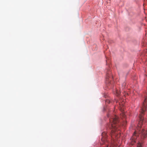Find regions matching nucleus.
Instances as JSON below:
<instances>
[{"mask_svg": "<svg viewBox=\"0 0 147 147\" xmlns=\"http://www.w3.org/2000/svg\"><path fill=\"white\" fill-rule=\"evenodd\" d=\"M108 117L109 118L110 123L108 125V128L111 129V143L110 146L107 145L106 143H107L106 139L107 136V133L104 132L102 134L101 141L102 144H105V147H117V144L114 141V138L117 139L120 136L119 129H117L118 124L119 122L118 117L116 115H112L111 114H108L107 115Z\"/></svg>", "mask_w": 147, "mask_h": 147, "instance_id": "obj_1", "label": "nucleus"}, {"mask_svg": "<svg viewBox=\"0 0 147 147\" xmlns=\"http://www.w3.org/2000/svg\"><path fill=\"white\" fill-rule=\"evenodd\" d=\"M147 106V99L145 98L143 104L142 108L141 109V113L140 114L139 118L140 121L138 125V127L137 130L136 131L131 138L132 142L133 143H135L136 140L137 138L136 134L138 132L139 134H141V135L142 138H147V130L145 129L141 128V125H142L143 121V116L144 113L145 112ZM137 135H138L137 134Z\"/></svg>", "mask_w": 147, "mask_h": 147, "instance_id": "obj_2", "label": "nucleus"}, {"mask_svg": "<svg viewBox=\"0 0 147 147\" xmlns=\"http://www.w3.org/2000/svg\"><path fill=\"white\" fill-rule=\"evenodd\" d=\"M121 100H120L119 102H118L119 103V105H120V107L121 108V111H123L124 109V107H123V103H124V101H123V102L122 103H120V102H121Z\"/></svg>", "mask_w": 147, "mask_h": 147, "instance_id": "obj_3", "label": "nucleus"}, {"mask_svg": "<svg viewBox=\"0 0 147 147\" xmlns=\"http://www.w3.org/2000/svg\"><path fill=\"white\" fill-rule=\"evenodd\" d=\"M115 92L117 96H118L119 95V92L117 90H115Z\"/></svg>", "mask_w": 147, "mask_h": 147, "instance_id": "obj_4", "label": "nucleus"}, {"mask_svg": "<svg viewBox=\"0 0 147 147\" xmlns=\"http://www.w3.org/2000/svg\"><path fill=\"white\" fill-rule=\"evenodd\" d=\"M137 147H142L141 144L140 143H138L137 144Z\"/></svg>", "mask_w": 147, "mask_h": 147, "instance_id": "obj_5", "label": "nucleus"}, {"mask_svg": "<svg viewBox=\"0 0 147 147\" xmlns=\"http://www.w3.org/2000/svg\"><path fill=\"white\" fill-rule=\"evenodd\" d=\"M110 102H111V101L109 100H107L105 101V102H106V104H107V103H109Z\"/></svg>", "mask_w": 147, "mask_h": 147, "instance_id": "obj_6", "label": "nucleus"}, {"mask_svg": "<svg viewBox=\"0 0 147 147\" xmlns=\"http://www.w3.org/2000/svg\"><path fill=\"white\" fill-rule=\"evenodd\" d=\"M109 73H107L106 75V78L107 79H108L109 78Z\"/></svg>", "mask_w": 147, "mask_h": 147, "instance_id": "obj_7", "label": "nucleus"}, {"mask_svg": "<svg viewBox=\"0 0 147 147\" xmlns=\"http://www.w3.org/2000/svg\"><path fill=\"white\" fill-rule=\"evenodd\" d=\"M123 85L124 86L123 88H124L125 87V83H124L123 84Z\"/></svg>", "mask_w": 147, "mask_h": 147, "instance_id": "obj_8", "label": "nucleus"}, {"mask_svg": "<svg viewBox=\"0 0 147 147\" xmlns=\"http://www.w3.org/2000/svg\"><path fill=\"white\" fill-rule=\"evenodd\" d=\"M118 102V101H117V100H116V103H117Z\"/></svg>", "mask_w": 147, "mask_h": 147, "instance_id": "obj_9", "label": "nucleus"}, {"mask_svg": "<svg viewBox=\"0 0 147 147\" xmlns=\"http://www.w3.org/2000/svg\"><path fill=\"white\" fill-rule=\"evenodd\" d=\"M100 147H103L102 146H101Z\"/></svg>", "mask_w": 147, "mask_h": 147, "instance_id": "obj_10", "label": "nucleus"}]
</instances>
